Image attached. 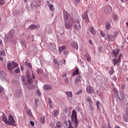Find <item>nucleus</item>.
Instances as JSON below:
<instances>
[{
  "instance_id": "64",
  "label": "nucleus",
  "mask_w": 128,
  "mask_h": 128,
  "mask_svg": "<svg viewBox=\"0 0 128 128\" xmlns=\"http://www.w3.org/2000/svg\"><path fill=\"white\" fill-rule=\"evenodd\" d=\"M115 128H120L118 126H115Z\"/></svg>"
},
{
  "instance_id": "11",
  "label": "nucleus",
  "mask_w": 128,
  "mask_h": 128,
  "mask_svg": "<svg viewBox=\"0 0 128 128\" xmlns=\"http://www.w3.org/2000/svg\"><path fill=\"white\" fill-rule=\"evenodd\" d=\"M120 54V49H117L116 50H114L112 52V56H115V58H117L118 54Z\"/></svg>"
},
{
  "instance_id": "9",
  "label": "nucleus",
  "mask_w": 128,
  "mask_h": 128,
  "mask_svg": "<svg viewBox=\"0 0 128 128\" xmlns=\"http://www.w3.org/2000/svg\"><path fill=\"white\" fill-rule=\"evenodd\" d=\"M125 94L124 93L122 92H120L118 94V98L120 100H124Z\"/></svg>"
},
{
  "instance_id": "50",
  "label": "nucleus",
  "mask_w": 128,
  "mask_h": 128,
  "mask_svg": "<svg viewBox=\"0 0 128 128\" xmlns=\"http://www.w3.org/2000/svg\"><path fill=\"white\" fill-rule=\"evenodd\" d=\"M26 66H27L30 68H32V64H30V63H27V64H26Z\"/></svg>"
},
{
  "instance_id": "39",
  "label": "nucleus",
  "mask_w": 128,
  "mask_h": 128,
  "mask_svg": "<svg viewBox=\"0 0 128 128\" xmlns=\"http://www.w3.org/2000/svg\"><path fill=\"white\" fill-rule=\"evenodd\" d=\"M0 56H6V52L4 51H0Z\"/></svg>"
},
{
  "instance_id": "45",
  "label": "nucleus",
  "mask_w": 128,
  "mask_h": 128,
  "mask_svg": "<svg viewBox=\"0 0 128 128\" xmlns=\"http://www.w3.org/2000/svg\"><path fill=\"white\" fill-rule=\"evenodd\" d=\"M54 64H57L58 66H60V64H58V60L56 59H54Z\"/></svg>"
},
{
  "instance_id": "36",
  "label": "nucleus",
  "mask_w": 128,
  "mask_h": 128,
  "mask_svg": "<svg viewBox=\"0 0 128 128\" xmlns=\"http://www.w3.org/2000/svg\"><path fill=\"white\" fill-rule=\"evenodd\" d=\"M74 24H80V20L76 19L74 21Z\"/></svg>"
},
{
  "instance_id": "34",
  "label": "nucleus",
  "mask_w": 128,
  "mask_h": 128,
  "mask_svg": "<svg viewBox=\"0 0 128 128\" xmlns=\"http://www.w3.org/2000/svg\"><path fill=\"white\" fill-rule=\"evenodd\" d=\"M29 28H30V30H35V28H36V26H34V25H30L29 26Z\"/></svg>"
},
{
  "instance_id": "26",
  "label": "nucleus",
  "mask_w": 128,
  "mask_h": 128,
  "mask_svg": "<svg viewBox=\"0 0 128 128\" xmlns=\"http://www.w3.org/2000/svg\"><path fill=\"white\" fill-rule=\"evenodd\" d=\"M40 122L41 124H45L46 123V117H42L40 119Z\"/></svg>"
},
{
  "instance_id": "49",
  "label": "nucleus",
  "mask_w": 128,
  "mask_h": 128,
  "mask_svg": "<svg viewBox=\"0 0 128 128\" xmlns=\"http://www.w3.org/2000/svg\"><path fill=\"white\" fill-rule=\"evenodd\" d=\"M36 94H38V96H40L42 94V92H40L39 90H36Z\"/></svg>"
},
{
  "instance_id": "22",
  "label": "nucleus",
  "mask_w": 128,
  "mask_h": 128,
  "mask_svg": "<svg viewBox=\"0 0 128 128\" xmlns=\"http://www.w3.org/2000/svg\"><path fill=\"white\" fill-rule=\"evenodd\" d=\"M80 82V76L78 75L77 78H76V80H74L75 84H77Z\"/></svg>"
},
{
  "instance_id": "5",
  "label": "nucleus",
  "mask_w": 128,
  "mask_h": 128,
  "mask_svg": "<svg viewBox=\"0 0 128 128\" xmlns=\"http://www.w3.org/2000/svg\"><path fill=\"white\" fill-rule=\"evenodd\" d=\"M8 122L10 126H16V122L12 116H9Z\"/></svg>"
},
{
  "instance_id": "18",
  "label": "nucleus",
  "mask_w": 128,
  "mask_h": 128,
  "mask_svg": "<svg viewBox=\"0 0 128 128\" xmlns=\"http://www.w3.org/2000/svg\"><path fill=\"white\" fill-rule=\"evenodd\" d=\"M14 36V32L12 31H10V32H9V37H8V36H6L5 37V39L8 40V39L9 38H12V36Z\"/></svg>"
},
{
  "instance_id": "13",
  "label": "nucleus",
  "mask_w": 128,
  "mask_h": 128,
  "mask_svg": "<svg viewBox=\"0 0 128 128\" xmlns=\"http://www.w3.org/2000/svg\"><path fill=\"white\" fill-rule=\"evenodd\" d=\"M123 120L124 122H128V112L126 110L125 112V114L124 115Z\"/></svg>"
},
{
  "instance_id": "48",
  "label": "nucleus",
  "mask_w": 128,
  "mask_h": 128,
  "mask_svg": "<svg viewBox=\"0 0 128 128\" xmlns=\"http://www.w3.org/2000/svg\"><path fill=\"white\" fill-rule=\"evenodd\" d=\"M100 34L102 36H106V34L102 32V31H100Z\"/></svg>"
},
{
  "instance_id": "56",
  "label": "nucleus",
  "mask_w": 128,
  "mask_h": 128,
  "mask_svg": "<svg viewBox=\"0 0 128 128\" xmlns=\"http://www.w3.org/2000/svg\"><path fill=\"white\" fill-rule=\"evenodd\" d=\"M64 112H65V114H66V112H68V108H64Z\"/></svg>"
},
{
  "instance_id": "44",
  "label": "nucleus",
  "mask_w": 128,
  "mask_h": 128,
  "mask_svg": "<svg viewBox=\"0 0 128 128\" xmlns=\"http://www.w3.org/2000/svg\"><path fill=\"white\" fill-rule=\"evenodd\" d=\"M20 68H17L16 70H15L14 72L16 74H18L20 72Z\"/></svg>"
},
{
  "instance_id": "10",
  "label": "nucleus",
  "mask_w": 128,
  "mask_h": 128,
  "mask_svg": "<svg viewBox=\"0 0 128 128\" xmlns=\"http://www.w3.org/2000/svg\"><path fill=\"white\" fill-rule=\"evenodd\" d=\"M82 18L87 22L90 20V19H88V11H86L84 12V14L82 16Z\"/></svg>"
},
{
  "instance_id": "38",
  "label": "nucleus",
  "mask_w": 128,
  "mask_h": 128,
  "mask_svg": "<svg viewBox=\"0 0 128 128\" xmlns=\"http://www.w3.org/2000/svg\"><path fill=\"white\" fill-rule=\"evenodd\" d=\"M118 36V32H114V36H113V37H114V38H116Z\"/></svg>"
},
{
  "instance_id": "25",
  "label": "nucleus",
  "mask_w": 128,
  "mask_h": 128,
  "mask_svg": "<svg viewBox=\"0 0 128 128\" xmlns=\"http://www.w3.org/2000/svg\"><path fill=\"white\" fill-rule=\"evenodd\" d=\"M66 94L68 98H72V93L70 92H66Z\"/></svg>"
},
{
  "instance_id": "60",
  "label": "nucleus",
  "mask_w": 128,
  "mask_h": 128,
  "mask_svg": "<svg viewBox=\"0 0 128 128\" xmlns=\"http://www.w3.org/2000/svg\"><path fill=\"white\" fill-rule=\"evenodd\" d=\"M34 106L36 108H38V104L37 102H34Z\"/></svg>"
},
{
  "instance_id": "42",
  "label": "nucleus",
  "mask_w": 128,
  "mask_h": 128,
  "mask_svg": "<svg viewBox=\"0 0 128 128\" xmlns=\"http://www.w3.org/2000/svg\"><path fill=\"white\" fill-rule=\"evenodd\" d=\"M106 30H108V28H110V24H107L106 26Z\"/></svg>"
},
{
  "instance_id": "7",
  "label": "nucleus",
  "mask_w": 128,
  "mask_h": 128,
  "mask_svg": "<svg viewBox=\"0 0 128 128\" xmlns=\"http://www.w3.org/2000/svg\"><path fill=\"white\" fill-rule=\"evenodd\" d=\"M106 38L108 42H114V37L112 34H107Z\"/></svg>"
},
{
  "instance_id": "2",
  "label": "nucleus",
  "mask_w": 128,
  "mask_h": 128,
  "mask_svg": "<svg viewBox=\"0 0 128 128\" xmlns=\"http://www.w3.org/2000/svg\"><path fill=\"white\" fill-rule=\"evenodd\" d=\"M18 64L16 62H10L7 64V68L9 70H12L14 68H18Z\"/></svg>"
},
{
  "instance_id": "12",
  "label": "nucleus",
  "mask_w": 128,
  "mask_h": 128,
  "mask_svg": "<svg viewBox=\"0 0 128 128\" xmlns=\"http://www.w3.org/2000/svg\"><path fill=\"white\" fill-rule=\"evenodd\" d=\"M74 28L76 32H80L82 28V26L80 24H75Z\"/></svg>"
},
{
  "instance_id": "14",
  "label": "nucleus",
  "mask_w": 128,
  "mask_h": 128,
  "mask_svg": "<svg viewBox=\"0 0 128 128\" xmlns=\"http://www.w3.org/2000/svg\"><path fill=\"white\" fill-rule=\"evenodd\" d=\"M90 32L92 36H96V30H94V28L93 26H91L90 28Z\"/></svg>"
},
{
  "instance_id": "40",
  "label": "nucleus",
  "mask_w": 128,
  "mask_h": 128,
  "mask_svg": "<svg viewBox=\"0 0 128 128\" xmlns=\"http://www.w3.org/2000/svg\"><path fill=\"white\" fill-rule=\"evenodd\" d=\"M4 2H6V1L4 0H0V6H2V4H4Z\"/></svg>"
},
{
  "instance_id": "59",
  "label": "nucleus",
  "mask_w": 128,
  "mask_h": 128,
  "mask_svg": "<svg viewBox=\"0 0 128 128\" xmlns=\"http://www.w3.org/2000/svg\"><path fill=\"white\" fill-rule=\"evenodd\" d=\"M88 42H89V44H92V41L91 40H88Z\"/></svg>"
},
{
  "instance_id": "41",
  "label": "nucleus",
  "mask_w": 128,
  "mask_h": 128,
  "mask_svg": "<svg viewBox=\"0 0 128 128\" xmlns=\"http://www.w3.org/2000/svg\"><path fill=\"white\" fill-rule=\"evenodd\" d=\"M112 18L114 20H118V16L116 14H113L112 15Z\"/></svg>"
},
{
  "instance_id": "8",
  "label": "nucleus",
  "mask_w": 128,
  "mask_h": 128,
  "mask_svg": "<svg viewBox=\"0 0 128 128\" xmlns=\"http://www.w3.org/2000/svg\"><path fill=\"white\" fill-rule=\"evenodd\" d=\"M70 46L73 48H75V50H78V42H72L70 43Z\"/></svg>"
},
{
  "instance_id": "62",
  "label": "nucleus",
  "mask_w": 128,
  "mask_h": 128,
  "mask_svg": "<svg viewBox=\"0 0 128 128\" xmlns=\"http://www.w3.org/2000/svg\"><path fill=\"white\" fill-rule=\"evenodd\" d=\"M48 104H52V100H50V99L48 100Z\"/></svg>"
},
{
  "instance_id": "37",
  "label": "nucleus",
  "mask_w": 128,
  "mask_h": 128,
  "mask_svg": "<svg viewBox=\"0 0 128 128\" xmlns=\"http://www.w3.org/2000/svg\"><path fill=\"white\" fill-rule=\"evenodd\" d=\"M92 106H94V104L89 105L90 110H94V108Z\"/></svg>"
},
{
  "instance_id": "63",
  "label": "nucleus",
  "mask_w": 128,
  "mask_h": 128,
  "mask_svg": "<svg viewBox=\"0 0 128 128\" xmlns=\"http://www.w3.org/2000/svg\"><path fill=\"white\" fill-rule=\"evenodd\" d=\"M128 103L126 104V110H128Z\"/></svg>"
},
{
  "instance_id": "54",
  "label": "nucleus",
  "mask_w": 128,
  "mask_h": 128,
  "mask_svg": "<svg viewBox=\"0 0 128 128\" xmlns=\"http://www.w3.org/2000/svg\"><path fill=\"white\" fill-rule=\"evenodd\" d=\"M122 58V54H120L119 56H118V60L120 62V60Z\"/></svg>"
},
{
  "instance_id": "53",
  "label": "nucleus",
  "mask_w": 128,
  "mask_h": 128,
  "mask_svg": "<svg viewBox=\"0 0 128 128\" xmlns=\"http://www.w3.org/2000/svg\"><path fill=\"white\" fill-rule=\"evenodd\" d=\"M60 62H62V64H66V60H60Z\"/></svg>"
},
{
  "instance_id": "52",
  "label": "nucleus",
  "mask_w": 128,
  "mask_h": 128,
  "mask_svg": "<svg viewBox=\"0 0 128 128\" xmlns=\"http://www.w3.org/2000/svg\"><path fill=\"white\" fill-rule=\"evenodd\" d=\"M2 92H4V88H2V87H0V94H2Z\"/></svg>"
},
{
  "instance_id": "16",
  "label": "nucleus",
  "mask_w": 128,
  "mask_h": 128,
  "mask_svg": "<svg viewBox=\"0 0 128 128\" xmlns=\"http://www.w3.org/2000/svg\"><path fill=\"white\" fill-rule=\"evenodd\" d=\"M26 78H28L27 82L28 84H32V80L30 78V76L28 74H26Z\"/></svg>"
},
{
  "instance_id": "20",
  "label": "nucleus",
  "mask_w": 128,
  "mask_h": 128,
  "mask_svg": "<svg viewBox=\"0 0 128 128\" xmlns=\"http://www.w3.org/2000/svg\"><path fill=\"white\" fill-rule=\"evenodd\" d=\"M112 62H113V64H114V66H116L118 64H120V60H118V59H116V58H114L112 60Z\"/></svg>"
},
{
  "instance_id": "47",
  "label": "nucleus",
  "mask_w": 128,
  "mask_h": 128,
  "mask_svg": "<svg viewBox=\"0 0 128 128\" xmlns=\"http://www.w3.org/2000/svg\"><path fill=\"white\" fill-rule=\"evenodd\" d=\"M27 114H28V116H32V112H30V110L27 111Z\"/></svg>"
},
{
  "instance_id": "19",
  "label": "nucleus",
  "mask_w": 128,
  "mask_h": 128,
  "mask_svg": "<svg viewBox=\"0 0 128 128\" xmlns=\"http://www.w3.org/2000/svg\"><path fill=\"white\" fill-rule=\"evenodd\" d=\"M44 88L45 90H52V86L50 85L45 84Z\"/></svg>"
},
{
  "instance_id": "51",
  "label": "nucleus",
  "mask_w": 128,
  "mask_h": 128,
  "mask_svg": "<svg viewBox=\"0 0 128 128\" xmlns=\"http://www.w3.org/2000/svg\"><path fill=\"white\" fill-rule=\"evenodd\" d=\"M70 82V80H68V78H66L65 79V82L66 83V84H68V82Z\"/></svg>"
},
{
  "instance_id": "27",
  "label": "nucleus",
  "mask_w": 128,
  "mask_h": 128,
  "mask_svg": "<svg viewBox=\"0 0 128 128\" xmlns=\"http://www.w3.org/2000/svg\"><path fill=\"white\" fill-rule=\"evenodd\" d=\"M58 110H54L53 112V116H58Z\"/></svg>"
},
{
  "instance_id": "6",
  "label": "nucleus",
  "mask_w": 128,
  "mask_h": 128,
  "mask_svg": "<svg viewBox=\"0 0 128 128\" xmlns=\"http://www.w3.org/2000/svg\"><path fill=\"white\" fill-rule=\"evenodd\" d=\"M72 20H69L67 22H65V28L66 30H70L72 28Z\"/></svg>"
},
{
  "instance_id": "17",
  "label": "nucleus",
  "mask_w": 128,
  "mask_h": 128,
  "mask_svg": "<svg viewBox=\"0 0 128 128\" xmlns=\"http://www.w3.org/2000/svg\"><path fill=\"white\" fill-rule=\"evenodd\" d=\"M86 92L88 94H92V86H87Z\"/></svg>"
},
{
  "instance_id": "30",
  "label": "nucleus",
  "mask_w": 128,
  "mask_h": 128,
  "mask_svg": "<svg viewBox=\"0 0 128 128\" xmlns=\"http://www.w3.org/2000/svg\"><path fill=\"white\" fill-rule=\"evenodd\" d=\"M85 56L86 58V60L88 62H90L92 60V59L90 58V56L88 55V54H86Z\"/></svg>"
},
{
  "instance_id": "57",
  "label": "nucleus",
  "mask_w": 128,
  "mask_h": 128,
  "mask_svg": "<svg viewBox=\"0 0 128 128\" xmlns=\"http://www.w3.org/2000/svg\"><path fill=\"white\" fill-rule=\"evenodd\" d=\"M21 44H22V46H26V43H24V42H21Z\"/></svg>"
},
{
  "instance_id": "46",
  "label": "nucleus",
  "mask_w": 128,
  "mask_h": 128,
  "mask_svg": "<svg viewBox=\"0 0 128 128\" xmlns=\"http://www.w3.org/2000/svg\"><path fill=\"white\" fill-rule=\"evenodd\" d=\"M82 90H80L79 91H78L76 93V94L77 96L78 94H82Z\"/></svg>"
},
{
  "instance_id": "43",
  "label": "nucleus",
  "mask_w": 128,
  "mask_h": 128,
  "mask_svg": "<svg viewBox=\"0 0 128 128\" xmlns=\"http://www.w3.org/2000/svg\"><path fill=\"white\" fill-rule=\"evenodd\" d=\"M36 72H37V74H42V69H38V70H36Z\"/></svg>"
},
{
  "instance_id": "4",
  "label": "nucleus",
  "mask_w": 128,
  "mask_h": 128,
  "mask_svg": "<svg viewBox=\"0 0 128 128\" xmlns=\"http://www.w3.org/2000/svg\"><path fill=\"white\" fill-rule=\"evenodd\" d=\"M104 12L106 14H110L112 12V8L110 6H106L104 8Z\"/></svg>"
},
{
  "instance_id": "61",
  "label": "nucleus",
  "mask_w": 128,
  "mask_h": 128,
  "mask_svg": "<svg viewBox=\"0 0 128 128\" xmlns=\"http://www.w3.org/2000/svg\"><path fill=\"white\" fill-rule=\"evenodd\" d=\"M34 102H38V98L34 99Z\"/></svg>"
},
{
  "instance_id": "29",
  "label": "nucleus",
  "mask_w": 128,
  "mask_h": 128,
  "mask_svg": "<svg viewBox=\"0 0 128 128\" xmlns=\"http://www.w3.org/2000/svg\"><path fill=\"white\" fill-rule=\"evenodd\" d=\"M78 68H76V70L72 73V76H76V74H78Z\"/></svg>"
},
{
  "instance_id": "28",
  "label": "nucleus",
  "mask_w": 128,
  "mask_h": 128,
  "mask_svg": "<svg viewBox=\"0 0 128 128\" xmlns=\"http://www.w3.org/2000/svg\"><path fill=\"white\" fill-rule=\"evenodd\" d=\"M62 128V124H60V122H58L56 126V128Z\"/></svg>"
},
{
  "instance_id": "15",
  "label": "nucleus",
  "mask_w": 128,
  "mask_h": 128,
  "mask_svg": "<svg viewBox=\"0 0 128 128\" xmlns=\"http://www.w3.org/2000/svg\"><path fill=\"white\" fill-rule=\"evenodd\" d=\"M0 78L2 80H4L6 78V74L4 71H1L0 72Z\"/></svg>"
},
{
  "instance_id": "21",
  "label": "nucleus",
  "mask_w": 128,
  "mask_h": 128,
  "mask_svg": "<svg viewBox=\"0 0 128 128\" xmlns=\"http://www.w3.org/2000/svg\"><path fill=\"white\" fill-rule=\"evenodd\" d=\"M48 6H49L50 10L51 12H54L55 9H54V4H52L49 3L48 4Z\"/></svg>"
},
{
  "instance_id": "58",
  "label": "nucleus",
  "mask_w": 128,
  "mask_h": 128,
  "mask_svg": "<svg viewBox=\"0 0 128 128\" xmlns=\"http://www.w3.org/2000/svg\"><path fill=\"white\" fill-rule=\"evenodd\" d=\"M19 96H20L22 94V92L20 90L19 92Z\"/></svg>"
},
{
  "instance_id": "23",
  "label": "nucleus",
  "mask_w": 128,
  "mask_h": 128,
  "mask_svg": "<svg viewBox=\"0 0 128 128\" xmlns=\"http://www.w3.org/2000/svg\"><path fill=\"white\" fill-rule=\"evenodd\" d=\"M86 101L87 102H88L89 105L93 104L92 100V98H90V97H87V98H86Z\"/></svg>"
},
{
  "instance_id": "1",
  "label": "nucleus",
  "mask_w": 128,
  "mask_h": 128,
  "mask_svg": "<svg viewBox=\"0 0 128 128\" xmlns=\"http://www.w3.org/2000/svg\"><path fill=\"white\" fill-rule=\"evenodd\" d=\"M72 120L73 122H74L75 124V128L73 127L72 125V121L70 120H68V128H76L78 126V117L76 116V112L74 110H72Z\"/></svg>"
},
{
  "instance_id": "31",
  "label": "nucleus",
  "mask_w": 128,
  "mask_h": 128,
  "mask_svg": "<svg viewBox=\"0 0 128 128\" xmlns=\"http://www.w3.org/2000/svg\"><path fill=\"white\" fill-rule=\"evenodd\" d=\"M22 80L24 84H26V78L24 76H21Z\"/></svg>"
},
{
  "instance_id": "33",
  "label": "nucleus",
  "mask_w": 128,
  "mask_h": 128,
  "mask_svg": "<svg viewBox=\"0 0 128 128\" xmlns=\"http://www.w3.org/2000/svg\"><path fill=\"white\" fill-rule=\"evenodd\" d=\"M96 106L98 110H100V102L98 101H97L96 102Z\"/></svg>"
},
{
  "instance_id": "35",
  "label": "nucleus",
  "mask_w": 128,
  "mask_h": 128,
  "mask_svg": "<svg viewBox=\"0 0 128 128\" xmlns=\"http://www.w3.org/2000/svg\"><path fill=\"white\" fill-rule=\"evenodd\" d=\"M114 72V67H111L110 70V74L112 75Z\"/></svg>"
},
{
  "instance_id": "3",
  "label": "nucleus",
  "mask_w": 128,
  "mask_h": 128,
  "mask_svg": "<svg viewBox=\"0 0 128 128\" xmlns=\"http://www.w3.org/2000/svg\"><path fill=\"white\" fill-rule=\"evenodd\" d=\"M64 14V18L65 22H68V20H72V18L70 16V14L66 12V11L64 10L63 12Z\"/></svg>"
},
{
  "instance_id": "24",
  "label": "nucleus",
  "mask_w": 128,
  "mask_h": 128,
  "mask_svg": "<svg viewBox=\"0 0 128 128\" xmlns=\"http://www.w3.org/2000/svg\"><path fill=\"white\" fill-rule=\"evenodd\" d=\"M2 120L6 124H8V118L6 116H2Z\"/></svg>"
},
{
  "instance_id": "32",
  "label": "nucleus",
  "mask_w": 128,
  "mask_h": 128,
  "mask_svg": "<svg viewBox=\"0 0 128 128\" xmlns=\"http://www.w3.org/2000/svg\"><path fill=\"white\" fill-rule=\"evenodd\" d=\"M59 52H62V50H66V46H62L59 48H58Z\"/></svg>"
},
{
  "instance_id": "55",
  "label": "nucleus",
  "mask_w": 128,
  "mask_h": 128,
  "mask_svg": "<svg viewBox=\"0 0 128 128\" xmlns=\"http://www.w3.org/2000/svg\"><path fill=\"white\" fill-rule=\"evenodd\" d=\"M30 125L32 126H34V122H32V121H31L30 122Z\"/></svg>"
}]
</instances>
